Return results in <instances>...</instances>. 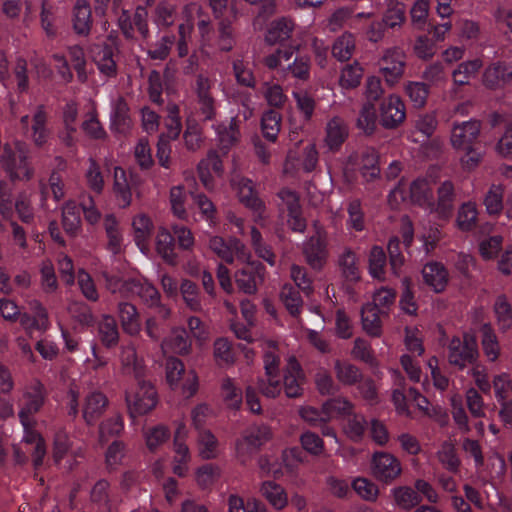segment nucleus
<instances>
[{
  "label": "nucleus",
  "mask_w": 512,
  "mask_h": 512,
  "mask_svg": "<svg viewBox=\"0 0 512 512\" xmlns=\"http://www.w3.org/2000/svg\"><path fill=\"white\" fill-rule=\"evenodd\" d=\"M422 276L425 284L436 293L444 291L448 284V272L438 262L427 263L422 269Z\"/></svg>",
  "instance_id": "obj_25"
},
{
  "label": "nucleus",
  "mask_w": 512,
  "mask_h": 512,
  "mask_svg": "<svg viewBox=\"0 0 512 512\" xmlns=\"http://www.w3.org/2000/svg\"><path fill=\"white\" fill-rule=\"evenodd\" d=\"M92 57L98 70L106 77L117 74V65L113 59L112 48L108 45H94L91 49Z\"/></svg>",
  "instance_id": "obj_27"
},
{
  "label": "nucleus",
  "mask_w": 512,
  "mask_h": 512,
  "mask_svg": "<svg viewBox=\"0 0 512 512\" xmlns=\"http://www.w3.org/2000/svg\"><path fill=\"white\" fill-rule=\"evenodd\" d=\"M348 126L345 121L334 116L329 119L325 126L324 144L329 151H338L348 137Z\"/></svg>",
  "instance_id": "obj_20"
},
{
  "label": "nucleus",
  "mask_w": 512,
  "mask_h": 512,
  "mask_svg": "<svg viewBox=\"0 0 512 512\" xmlns=\"http://www.w3.org/2000/svg\"><path fill=\"white\" fill-rule=\"evenodd\" d=\"M246 265L235 274L236 285L246 294H254L263 280L264 267L256 261H244Z\"/></svg>",
  "instance_id": "obj_17"
},
{
  "label": "nucleus",
  "mask_w": 512,
  "mask_h": 512,
  "mask_svg": "<svg viewBox=\"0 0 512 512\" xmlns=\"http://www.w3.org/2000/svg\"><path fill=\"white\" fill-rule=\"evenodd\" d=\"M355 51V38L349 32L343 33L339 36L333 46L332 54L339 61L349 60Z\"/></svg>",
  "instance_id": "obj_50"
},
{
  "label": "nucleus",
  "mask_w": 512,
  "mask_h": 512,
  "mask_svg": "<svg viewBox=\"0 0 512 512\" xmlns=\"http://www.w3.org/2000/svg\"><path fill=\"white\" fill-rule=\"evenodd\" d=\"M232 186L237 191L239 200L245 206L255 211L261 218L263 216L265 206L254 191L252 181L246 178L233 179Z\"/></svg>",
  "instance_id": "obj_22"
},
{
  "label": "nucleus",
  "mask_w": 512,
  "mask_h": 512,
  "mask_svg": "<svg viewBox=\"0 0 512 512\" xmlns=\"http://www.w3.org/2000/svg\"><path fill=\"white\" fill-rule=\"evenodd\" d=\"M209 249L227 263H232L236 256L241 261H247L251 255L245 245L236 238L225 240L220 236H211Z\"/></svg>",
  "instance_id": "obj_10"
},
{
  "label": "nucleus",
  "mask_w": 512,
  "mask_h": 512,
  "mask_svg": "<svg viewBox=\"0 0 512 512\" xmlns=\"http://www.w3.org/2000/svg\"><path fill=\"white\" fill-rule=\"evenodd\" d=\"M110 127L122 134L127 133L132 128L128 104L121 96H117L111 102Z\"/></svg>",
  "instance_id": "obj_21"
},
{
  "label": "nucleus",
  "mask_w": 512,
  "mask_h": 512,
  "mask_svg": "<svg viewBox=\"0 0 512 512\" xmlns=\"http://www.w3.org/2000/svg\"><path fill=\"white\" fill-rule=\"evenodd\" d=\"M98 334L106 348L115 347L120 338L116 320L111 315H103L98 323Z\"/></svg>",
  "instance_id": "obj_36"
},
{
  "label": "nucleus",
  "mask_w": 512,
  "mask_h": 512,
  "mask_svg": "<svg viewBox=\"0 0 512 512\" xmlns=\"http://www.w3.org/2000/svg\"><path fill=\"white\" fill-rule=\"evenodd\" d=\"M190 347L191 343L187 332L183 328L173 329L170 336L164 339L161 343V349L164 354L168 352L186 354L189 352Z\"/></svg>",
  "instance_id": "obj_32"
},
{
  "label": "nucleus",
  "mask_w": 512,
  "mask_h": 512,
  "mask_svg": "<svg viewBox=\"0 0 512 512\" xmlns=\"http://www.w3.org/2000/svg\"><path fill=\"white\" fill-rule=\"evenodd\" d=\"M176 6L167 1H161L155 7L153 22L159 29L172 26L176 19Z\"/></svg>",
  "instance_id": "obj_47"
},
{
  "label": "nucleus",
  "mask_w": 512,
  "mask_h": 512,
  "mask_svg": "<svg viewBox=\"0 0 512 512\" xmlns=\"http://www.w3.org/2000/svg\"><path fill=\"white\" fill-rule=\"evenodd\" d=\"M493 312L500 331L506 332L512 327V306L506 295L500 294L495 298Z\"/></svg>",
  "instance_id": "obj_39"
},
{
  "label": "nucleus",
  "mask_w": 512,
  "mask_h": 512,
  "mask_svg": "<svg viewBox=\"0 0 512 512\" xmlns=\"http://www.w3.org/2000/svg\"><path fill=\"white\" fill-rule=\"evenodd\" d=\"M333 370L337 381L345 386L355 385L362 379L361 370L347 360H335Z\"/></svg>",
  "instance_id": "obj_33"
},
{
  "label": "nucleus",
  "mask_w": 512,
  "mask_h": 512,
  "mask_svg": "<svg viewBox=\"0 0 512 512\" xmlns=\"http://www.w3.org/2000/svg\"><path fill=\"white\" fill-rule=\"evenodd\" d=\"M262 496L276 510H283L288 504V495L285 489L274 481H265L260 487Z\"/></svg>",
  "instance_id": "obj_35"
},
{
  "label": "nucleus",
  "mask_w": 512,
  "mask_h": 512,
  "mask_svg": "<svg viewBox=\"0 0 512 512\" xmlns=\"http://www.w3.org/2000/svg\"><path fill=\"white\" fill-rule=\"evenodd\" d=\"M103 226L108 239L107 249L115 255L119 254L123 246V235L117 218L113 214H106Z\"/></svg>",
  "instance_id": "obj_34"
},
{
  "label": "nucleus",
  "mask_w": 512,
  "mask_h": 512,
  "mask_svg": "<svg viewBox=\"0 0 512 512\" xmlns=\"http://www.w3.org/2000/svg\"><path fill=\"white\" fill-rule=\"evenodd\" d=\"M48 115L44 105H38L30 120L28 115L20 118V125L25 134L37 147L45 145L50 137V130L47 127Z\"/></svg>",
  "instance_id": "obj_8"
},
{
  "label": "nucleus",
  "mask_w": 512,
  "mask_h": 512,
  "mask_svg": "<svg viewBox=\"0 0 512 512\" xmlns=\"http://www.w3.org/2000/svg\"><path fill=\"white\" fill-rule=\"evenodd\" d=\"M454 185L451 181H444L437 190V203H434V210L440 216L447 217L454 205Z\"/></svg>",
  "instance_id": "obj_37"
},
{
  "label": "nucleus",
  "mask_w": 512,
  "mask_h": 512,
  "mask_svg": "<svg viewBox=\"0 0 512 512\" xmlns=\"http://www.w3.org/2000/svg\"><path fill=\"white\" fill-rule=\"evenodd\" d=\"M143 436L147 448L154 452L169 439L170 431L164 425H157L145 430Z\"/></svg>",
  "instance_id": "obj_61"
},
{
  "label": "nucleus",
  "mask_w": 512,
  "mask_h": 512,
  "mask_svg": "<svg viewBox=\"0 0 512 512\" xmlns=\"http://www.w3.org/2000/svg\"><path fill=\"white\" fill-rule=\"evenodd\" d=\"M512 82V65L504 61H495L483 71L482 83L492 90L502 89Z\"/></svg>",
  "instance_id": "obj_15"
},
{
  "label": "nucleus",
  "mask_w": 512,
  "mask_h": 512,
  "mask_svg": "<svg viewBox=\"0 0 512 512\" xmlns=\"http://www.w3.org/2000/svg\"><path fill=\"white\" fill-rule=\"evenodd\" d=\"M316 234L304 246L307 263L314 269H320L327 259L326 234L321 227L315 224Z\"/></svg>",
  "instance_id": "obj_16"
},
{
  "label": "nucleus",
  "mask_w": 512,
  "mask_h": 512,
  "mask_svg": "<svg viewBox=\"0 0 512 512\" xmlns=\"http://www.w3.org/2000/svg\"><path fill=\"white\" fill-rule=\"evenodd\" d=\"M30 150L21 141L6 143L0 155V165L12 180L28 181L34 169L29 161Z\"/></svg>",
  "instance_id": "obj_1"
},
{
  "label": "nucleus",
  "mask_w": 512,
  "mask_h": 512,
  "mask_svg": "<svg viewBox=\"0 0 512 512\" xmlns=\"http://www.w3.org/2000/svg\"><path fill=\"white\" fill-rule=\"evenodd\" d=\"M492 387L498 402L508 401L509 396L512 395V376L507 372L494 375Z\"/></svg>",
  "instance_id": "obj_62"
},
{
  "label": "nucleus",
  "mask_w": 512,
  "mask_h": 512,
  "mask_svg": "<svg viewBox=\"0 0 512 512\" xmlns=\"http://www.w3.org/2000/svg\"><path fill=\"white\" fill-rule=\"evenodd\" d=\"M113 177V192L116 200L120 207L126 208L132 201V193L126 172L123 168L117 166L114 168Z\"/></svg>",
  "instance_id": "obj_31"
},
{
  "label": "nucleus",
  "mask_w": 512,
  "mask_h": 512,
  "mask_svg": "<svg viewBox=\"0 0 512 512\" xmlns=\"http://www.w3.org/2000/svg\"><path fill=\"white\" fill-rule=\"evenodd\" d=\"M304 374L300 364L295 357H289L283 377V388L289 398H296L302 395Z\"/></svg>",
  "instance_id": "obj_18"
},
{
  "label": "nucleus",
  "mask_w": 512,
  "mask_h": 512,
  "mask_svg": "<svg viewBox=\"0 0 512 512\" xmlns=\"http://www.w3.org/2000/svg\"><path fill=\"white\" fill-rule=\"evenodd\" d=\"M179 289L186 306L194 312H200L202 310V301L197 285L185 279L181 282Z\"/></svg>",
  "instance_id": "obj_52"
},
{
  "label": "nucleus",
  "mask_w": 512,
  "mask_h": 512,
  "mask_svg": "<svg viewBox=\"0 0 512 512\" xmlns=\"http://www.w3.org/2000/svg\"><path fill=\"white\" fill-rule=\"evenodd\" d=\"M478 210L474 202L463 203L457 212L456 225L461 231H471L477 223Z\"/></svg>",
  "instance_id": "obj_45"
},
{
  "label": "nucleus",
  "mask_w": 512,
  "mask_h": 512,
  "mask_svg": "<svg viewBox=\"0 0 512 512\" xmlns=\"http://www.w3.org/2000/svg\"><path fill=\"white\" fill-rule=\"evenodd\" d=\"M323 406L328 422L334 418L350 415L354 407L353 404L344 397L329 399L323 404Z\"/></svg>",
  "instance_id": "obj_51"
},
{
  "label": "nucleus",
  "mask_w": 512,
  "mask_h": 512,
  "mask_svg": "<svg viewBox=\"0 0 512 512\" xmlns=\"http://www.w3.org/2000/svg\"><path fill=\"white\" fill-rule=\"evenodd\" d=\"M447 348L448 362L460 370L478 360L479 352L476 340L469 334H464L463 339L454 336L450 339Z\"/></svg>",
  "instance_id": "obj_5"
},
{
  "label": "nucleus",
  "mask_w": 512,
  "mask_h": 512,
  "mask_svg": "<svg viewBox=\"0 0 512 512\" xmlns=\"http://www.w3.org/2000/svg\"><path fill=\"white\" fill-rule=\"evenodd\" d=\"M108 406V399L102 392H90L84 400L83 418L88 425L94 424L105 412Z\"/></svg>",
  "instance_id": "obj_23"
},
{
  "label": "nucleus",
  "mask_w": 512,
  "mask_h": 512,
  "mask_svg": "<svg viewBox=\"0 0 512 512\" xmlns=\"http://www.w3.org/2000/svg\"><path fill=\"white\" fill-rule=\"evenodd\" d=\"M504 188L500 184H492L486 192L483 204L489 215H497L503 210Z\"/></svg>",
  "instance_id": "obj_54"
},
{
  "label": "nucleus",
  "mask_w": 512,
  "mask_h": 512,
  "mask_svg": "<svg viewBox=\"0 0 512 512\" xmlns=\"http://www.w3.org/2000/svg\"><path fill=\"white\" fill-rule=\"evenodd\" d=\"M85 117L86 118L82 123V130L85 134L92 139H105L107 137V133L98 119L96 109L92 108Z\"/></svg>",
  "instance_id": "obj_63"
},
{
  "label": "nucleus",
  "mask_w": 512,
  "mask_h": 512,
  "mask_svg": "<svg viewBox=\"0 0 512 512\" xmlns=\"http://www.w3.org/2000/svg\"><path fill=\"white\" fill-rule=\"evenodd\" d=\"M62 225L65 232L75 237L81 230V217L74 201H67L62 207Z\"/></svg>",
  "instance_id": "obj_40"
},
{
  "label": "nucleus",
  "mask_w": 512,
  "mask_h": 512,
  "mask_svg": "<svg viewBox=\"0 0 512 512\" xmlns=\"http://www.w3.org/2000/svg\"><path fill=\"white\" fill-rule=\"evenodd\" d=\"M339 267L344 277L350 281H356L360 277L359 268L357 265V258L355 253L346 248L339 256Z\"/></svg>",
  "instance_id": "obj_59"
},
{
  "label": "nucleus",
  "mask_w": 512,
  "mask_h": 512,
  "mask_svg": "<svg viewBox=\"0 0 512 512\" xmlns=\"http://www.w3.org/2000/svg\"><path fill=\"white\" fill-rule=\"evenodd\" d=\"M261 128L263 136L274 142L277 139L278 133L281 128V115L280 113L269 110L265 112L261 119Z\"/></svg>",
  "instance_id": "obj_56"
},
{
  "label": "nucleus",
  "mask_w": 512,
  "mask_h": 512,
  "mask_svg": "<svg viewBox=\"0 0 512 512\" xmlns=\"http://www.w3.org/2000/svg\"><path fill=\"white\" fill-rule=\"evenodd\" d=\"M118 317L123 331L130 336H137L141 331V322L137 308L128 302L118 305Z\"/></svg>",
  "instance_id": "obj_26"
},
{
  "label": "nucleus",
  "mask_w": 512,
  "mask_h": 512,
  "mask_svg": "<svg viewBox=\"0 0 512 512\" xmlns=\"http://www.w3.org/2000/svg\"><path fill=\"white\" fill-rule=\"evenodd\" d=\"M119 359L121 370L124 374L131 375L136 379H140L144 376V361L138 356L136 347L132 342L120 347Z\"/></svg>",
  "instance_id": "obj_19"
},
{
  "label": "nucleus",
  "mask_w": 512,
  "mask_h": 512,
  "mask_svg": "<svg viewBox=\"0 0 512 512\" xmlns=\"http://www.w3.org/2000/svg\"><path fill=\"white\" fill-rule=\"evenodd\" d=\"M368 262L369 274L375 279L385 280L386 255L382 247H372Z\"/></svg>",
  "instance_id": "obj_55"
},
{
  "label": "nucleus",
  "mask_w": 512,
  "mask_h": 512,
  "mask_svg": "<svg viewBox=\"0 0 512 512\" xmlns=\"http://www.w3.org/2000/svg\"><path fill=\"white\" fill-rule=\"evenodd\" d=\"M45 401L43 384L34 380L24 388L20 409L18 412L22 426L29 424V420H35L34 415L40 411Z\"/></svg>",
  "instance_id": "obj_6"
},
{
  "label": "nucleus",
  "mask_w": 512,
  "mask_h": 512,
  "mask_svg": "<svg viewBox=\"0 0 512 512\" xmlns=\"http://www.w3.org/2000/svg\"><path fill=\"white\" fill-rule=\"evenodd\" d=\"M364 75V69L357 62L346 64L340 72L339 85L343 89H354L358 87Z\"/></svg>",
  "instance_id": "obj_44"
},
{
  "label": "nucleus",
  "mask_w": 512,
  "mask_h": 512,
  "mask_svg": "<svg viewBox=\"0 0 512 512\" xmlns=\"http://www.w3.org/2000/svg\"><path fill=\"white\" fill-rule=\"evenodd\" d=\"M196 446L198 456L203 460L216 459L220 455V443L210 430L202 429L198 432Z\"/></svg>",
  "instance_id": "obj_28"
},
{
  "label": "nucleus",
  "mask_w": 512,
  "mask_h": 512,
  "mask_svg": "<svg viewBox=\"0 0 512 512\" xmlns=\"http://www.w3.org/2000/svg\"><path fill=\"white\" fill-rule=\"evenodd\" d=\"M261 348L264 353V369L266 375H276L279 371L280 357L278 354L277 343L270 339L261 341Z\"/></svg>",
  "instance_id": "obj_46"
},
{
  "label": "nucleus",
  "mask_w": 512,
  "mask_h": 512,
  "mask_svg": "<svg viewBox=\"0 0 512 512\" xmlns=\"http://www.w3.org/2000/svg\"><path fill=\"white\" fill-rule=\"evenodd\" d=\"M406 118L405 104L396 95H389L380 105V123L387 129L398 127Z\"/></svg>",
  "instance_id": "obj_14"
},
{
  "label": "nucleus",
  "mask_w": 512,
  "mask_h": 512,
  "mask_svg": "<svg viewBox=\"0 0 512 512\" xmlns=\"http://www.w3.org/2000/svg\"><path fill=\"white\" fill-rule=\"evenodd\" d=\"M294 26V22L290 18L286 17H281L272 21L267 28L265 41L274 45L288 40Z\"/></svg>",
  "instance_id": "obj_29"
},
{
  "label": "nucleus",
  "mask_w": 512,
  "mask_h": 512,
  "mask_svg": "<svg viewBox=\"0 0 512 512\" xmlns=\"http://www.w3.org/2000/svg\"><path fill=\"white\" fill-rule=\"evenodd\" d=\"M401 472V462L393 454L378 451L372 455L371 473L378 481L391 483L400 476Z\"/></svg>",
  "instance_id": "obj_9"
},
{
  "label": "nucleus",
  "mask_w": 512,
  "mask_h": 512,
  "mask_svg": "<svg viewBox=\"0 0 512 512\" xmlns=\"http://www.w3.org/2000/svg\"><path fill=\"white\" fill-rule=\"evenodd\" d=\"M481 333V346L484 355L489 362L497 361L501 353V348L491 324H483L481 327Z\"/></svg>",
  "instance_id": "obj_38"
},
{
  "label": "nucleus",
  "mask_w": 512,
  "mask_h": 512,
  "mask_svg": "<svg viewBox=\"0 0 512 512\" xmlns=\"http://www.w3.org/2000/svg\"><path fill=\"white\" fill-rule=\"evenodd\" d=\"M271 437V430L266 425H253L248 427L235 443L237 459L241 463H245L262 445L269 441Z\"/></svg>",
  "instance_id": "obj_3"
},
{
  "label": "nucleus",
  "mask_w": 512,
  "mask_h": 512,
  "mask_svg": "<svg viewBox=\"0 0 512 512\" xmlns=\"http://www.w3.org/2000/svg\"><path fill=\"white\" fill-rule=\"evenodd\" d=\"M120 14L118 15V26L123 33V35L127 39L134 38L135 29L140 33V35L147 39L150 36V30L148 26V12L142 7L138 6L135 9L133 16L130 15L128 10L120 9Z\"/></svg>",
  "instance_id": "obj_11"
},
{
  "label": "nucleus",
  "mask_w": 512,
  "mask_h": 512,
  "mask_svg": "<svg viewBox=\"0 0 512 512\" xmlns=\"http://www.w3.org/2000/svg\"><path fill=\"white\" fill-rule=\"evenodd\" d=\"M221 393L225 403L233 408L239 409L242 404V390L234 379L226 377L222 380Z\"/></svg>",
  "instance_id": "obj_53"
},
{
  "label": "nucleus",
  "mask_w": 512,
  "mask_h": 512,
  "mask_svg": "<svg viewBox=\"0 0 512 512\" xmlns=\"http://www.w3.org/2000/svg\"><path fill=\"white\" fill-rule=\"evenodd\" d=\"M193 202L199 210L203 220L209 225L217 223V209L214 203L203 193L192 194Z\"/></svg>",
  "instance_id": "obj_60"
},
{
  "label": "nucleus",
  "mask_w": 512,
  "mask_h": 512,
  "mask_svg": "<svg viewBox=\"0 0 512 512\" xmlns=\"http://www.w3.org/2000/svg\"><path fill=\"white\" fill-rule=\"evenodd\" d=\"M405 93L416 108H422L427 102L429 88L423 82L409 81L405 84Z\"/></svg>",
  "instance_id": "obj_58"
},
{
  "label": "nucleus",
  "mask_w": 512,
  "mask_h": 512,
  "mask_svg": "<svg viewBox=\"0 0 512 512\" xmlns=\"http://www.w3.org/2000/svg\"><path fill=\"white\" fill-rule=\"evenodd\" d=\"M156 250L167 263L174 264L176 262L174 238L165 228L159 229L157 233Z\"/></svg>",
  "instance_id": "obj_43"
},
{
  "label": "nucleus",
  "mask_w": 512,
  "mask_h": 512,
  "mask_svg": "<svg viewBox=\"0 0 512 512\" xmlns=\"http://www.w3.org/2000/svg\"><path fill=\"white\" fill-rule=\"evenodd\" d=\"M102 278L105 280V287L111 293H119L121 296H130L131 288L134 283V279H122L119 276L111 275L107 271L101 272Z\"/></svg>",
  "instance_id": "obj_57"
},
{
  "label": "nucleus",
  "mask_w": 512,
  "mask_h": 512,
  "mask_svg": "<svg viewBox=\"0 0 512 512\" xmlns=\"http://www.w3.org/2000/svg\"><path fill=\"white\" fill-rule=\"evenodd\" d=\"M166 379L172 389H181L186 397L193 396L198 390L195 371H186L182 361L175 357H169L166 361Z\"/></svg>",
  "instance_id": "obj_4"
},
{
  "label": "nucleus",
  "mask_w": 512,
  "mask_h": 512,
  "mask_svg": "<svg viewBox=\"0 0 512 512\" xmlns=\"http://www.w3.org/2000/svg\"><path fill=\"white\" fill-rule=\"evenodd\" d=\"M134 239L138 246L143 245L151 236L153 231V222L145 213H139L132 220Z\"/></svg>",
  "instance_id": "obj_48"
},
{
  "label": "nucleus",
  "mask_w": 512,
  "mask_h": 512,
  "mask_svg": "<svg viewBox=\"0 0 512 512\" xmlns=\"http://www.w3.org/2000/svg\"><path fill=\"white\" fill-rule=\"evenodd\" d=\"M409 199L430 212L434 210L433 188L427 179L419 178L411 183Z\"/></svg>",
  "instance_id": "obj_24"
},
{
  "label": "nucleus",
  "mask_w": 512,
  "mask_h": 512,
  "mask_svg": "<svg viewBox=\"0 0 512 512\" xmlns=\"http://www.w3.org/2000/svg\"><path fill=\"white\" fill-rule=\"evenodd\" d=\"M229 512H267V508L257 499H249L246 503L237 495H230Z\"/></svg>",
  "instance_id": "obj_64"
},
{
  "label": "nucleus",
  "mask_w": 512,
  "mask_h": 512,
  "mask_svg": "<svg viewBox=\"0 0 512 512\" xmlns=\"http://www.w3.org/2000/svg\"><path fill=\"white\" fill-rule=\"evenodd\" d=\"M481 132V123L470 119L463 122H455L450 133V143L455 150L467 149L476 143Z\"/></svg>",
  "instance_id": "obj_12"
},
{
  "label": "nucleus",
  "mask_w": 512,
  "mask_h": 512,
  "mask_svg": "<svg viewBox=\"0 0 512 512\" xmlns=\"http://www.w3.org/2000/svg\"><path fill=\"white\" fill-rule=\"evenodd\" d=\"M379 66L386 83L393 86L400 80L404 73V52L398 48L386 50L379 61Z\"/></svg>",
  "instance_id": "obj_13"
},
{
  "label": "nucleus",
  "mask_w": 512,
  "mask_h": 512,
  "mask_svg": "<svg viewBox=\"0 0 512 512\" xmlns=\"http://www.w3.org/2000/svg\"><path fill=\"white\" fill-rule=\"evenodd\" d=\"M126 403L131 417L147 414L157 405V392L151 383L137 379V385L126 392Z\"/></svg>",
  "instance_id": "obj_2"
},
{
  "label": "nucleus",
  "mask_w": 512,
  "mask_h": 512,
  "mask_svg": "<svg viewBox=\"0 0 512 512\" xmlns=\"http://www.w3.org/2000/svg\"><path fill=\"white\" fill-rule=\"evenodd\" d=\"M92 26L91 7L87 0H77L73 8V29L79 35H87Z\"/></svg>",
  "instance_id": "obj_30"
},
{
  "label": "nucleus",
  "mask_w": 512,
  "mask_h": 512,
  "mask_svg": "<svg viewBox=\"0 0 512 512\" xmlns=\"http://www.w3.org/2000/svg\"><path fill=\"white\" fill-rule=\"evenodd\" d=\"M480 59L468 60L460 63L452 72V78L457 85H468L475 78L482 67Z\"/></svg>",
  "instance_id": "obj_42"
},
{
  "label": "nucleus",
  "mask_w": 512,
  "mask_h": 512,
  "mask_svg": "<svg viewBox=\"0 0 512 512\" xmlns=\"http://www.w3.org/2000/svg\"><path fill=\"white\" fill-rule=\"evenodd\" d=\"M216 133L222 148L229 149L240 138L238 121L236 118H231L228 125L218 124L216 126Z\"/></svg>",
  "instance_id": "obj_49"
},
{
  "label": "nucleus",
  "mask_w": 512,
  "mask_h": 512,
  "mask_svg": "<svg viewBox=\"0 0 512 512\" xmlns=\"http://www.w3.org/2000/svg\"><path fill=\"white\" fill-rule=\"evenodd\" d=\"M382 310L368 303L361 310L362 326L366 333L371 336H379L381 333Z\"/></svg>",
  "instance_id": "obj_41"
},
{
  "label": "nucleus",
  "mask_w": 512,
  "mask_h": 512,
  "mask_svg": "<svg viewBox=\"0 0 512 512\" xmlns=\"http://www.w3.org/2000/svg\"><path fill=\"white\" fill-rule=\"evenodd\" d=\"M214 82L204 74L197 75L195 83L196 106L199 116L204 121L214 120L217 114V101L211 89Z\"/></svg>",
  "instance_id": "obj_7"
}]
</instances>
